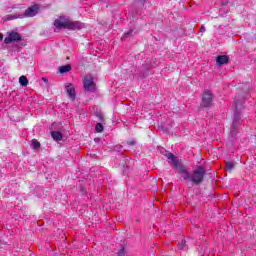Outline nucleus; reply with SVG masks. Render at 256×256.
Instances as JSON below:
<instances>
[{"mask_svg":"<svg viewBox=\"0 0 256 256\" xmlns=\"http://www.w3.org/2000/svg\"><path fill=\"white\" fill-rule=\"evenodd\" d=\"M166 159H168L169 165H173V167H178V171L180 175H182V179L187 181L188 183H193L194 185H199L203 183V179H205V175H207V170L203 168V166H198L193 173L187 171V168L184 165L179 163V159L171 152H167L165 154Z\"/></svg>","mask_w":256,"mask_h":256,"instance_id":"f257e3e1","label":"nucleus"},{"mask_svg":"<svg viewBox=\"0 0 256 256\" xmlns=\"http://www.w3.org/2000/svg\"><path fill=\"white\" fill-rule=\"evenodd\" d=\"M232 109L234 111V118L230 133L231 135H235V131H237V127H239V123H241V112L243 111V100L239 99V94L235 96Z\"/></svg>","mask_w":256,"mask_h":256,"instance_id":"f03ea898","label":"nucleus"},{"mask_svg":"<svg viewBox=\"0 0 256 256\" xmlns=\"http://www.w3.org/2000/svg\"><path fill=\"white\" fill-rule=\"evenodd\" d=\"M37 13H39V7L37 6H32L29 7L28 9H26V11L24 12V14H10L8 16H6V21H13V19H25V17H35V15H37Z\"/></svg>","mask_w":256,"mask_h":256,"instance_id":"7ed1b4c3","label":"nucleus"},{"mask_svg":"<svg viewBox=\"0 0 256 256\" xmlns=\"http://www.w3.org/2000/svg\"><path fill=\"white\" fill-rule=\"evenodd\" d=\"M211 103H213V92L206 90L202 95L201 107L209 109V107H211Z\"/></svg>","mask_w":256,"mask_h":256,"instance_id":"20e7f679","label":"nucleus"},{"mask_svg":"<svg viewBox=\"0 0 256 256\" xmlns=\"http://www.w3.org/2000/svg\"><path fill=\"white\" fill-rule=\"evenodd\" d=\"M66 29H68L69 31H81V29H85V25L80 21L68 20Z\"/></svg>","mask_w":256,"mask_h":256,"instance_id":"39448f33","label":"nucleus"},{"mask_svg":"<svg viewBox=\"0 0 256 256\" xmlns=\"http://www.w3.org/2000/svg\"><path fill=\"white\" fill-rule=\"evenodd\" d=\"M84 89L85 91L93 92L95 91V81L93 80V77L86 76L83 81Z\"/></svg>","mask_w":256,"mask_h":256,"instance_id":"423d86ee","label":"nucleus"},{"mask_svg":"<svg viewBox=\"0 0 256 256\" xmlns=\"http://www.w3.org/2000/svg\"><path fill=\"white\" fill-rule=\"evenodd\" d=\"M68 21L69 19L65 17H59L54 21V27H56V29H67Z\"/></svg>","mask_w":256,"mask_h":256,"instance_id":"0eeeda50","label":"nucleus"},{"mask_svg":"<svg viewBox=\"0 0 256 256\" xmlns=\"http://www.w3.org/2000/svg\"><path fill=\"white\" fill-rule=\"evenodd\" d=\"M13 41H21V34H19L17 32H12L4 40V42L7 44L13 43Z\"/></svg>","mask_w":256,"mask_h":256,"instance_id":"6e6552de","label":"nucleus"},{"mask_svg":"<svg viewBox=\"0 0 256 256\" xmlns=\"http://www.w3.org/2000/svg\"><path fill=\"white\" fill-rule=\"evenodd\" d=\"M229 63V56L227 55H220L216 58V64L221 67L223 65H227Z\"/></svg>","mask_w":256,"mask_h":256,"instance_id":"1a4fd4ad","label":"nucleus"},{"mask_svg":"<svg viewBox=\"0 0 256 256\" xmlns=\"http://www.w3.org/2000/svg\"><path fill=\"white\" fill-rule=\"evenodd\" d=\"M66 91H67V94L69 95L70 99H72V101H74L76 94H75V88L73 87V84H68L66 86Z\"/></svg>","mask_w":256,"mask_h":256,"instance_id":"9d476101","label":"nucleus"},{"mask_svg":"<svg viewBox=\"0 0 256 256\" xmlns=\"http://www.w3.org/2000/svg\"><path fill=\"white\" fill-rule=\"evenodd\" d=\"M51 135L54 141H61V139H63V135L61 134V132L54 131L51 133Z\"/></svg>","mask_w":256,"mask_h":256,"instance_id":"9b49d317","label":"nucleus"},{"mask_svg":"<svg viewBox=\"0 0 256 256\" xmlns=\"http://www.w3.org/2000/svg\"><path fill=\"white\" fill-rule=\"evenodd\" d=\"M19 83L22 87H27V85H29V80L27 79V77L21 76L19 78Z\"/></svg>","mask_w":256,"mask_h":256,"instance_id":"f8f14e48","label":"nucleus"},{"mask_svg":"<svg viewBox=\"0 0 256 256\" xmlns=\"http://www.w3.org/2000/svg\"><path fill=\"white\" fill-rule=\"evenodd\" d=\"M69 71H71V65L60 66V68H59V72H60L61 74H63V73H69Z\"/></svg>","mask_w":256,"mask_h":256,"instance_id":"ddd939ff","label":"nucleus"},{"mask_svg":"<svg viewBox=\"0 0 256 256\" xmlns=\"http://www.w3.org/2000/svg\"><path fill=\"white\" fill-rule=\"evenodd\" d=\"M135 35V30L130 29L128 32L124 33L122 39H127V37H133Z\"/></svg>","mask_w":256,"mask_h":256,"instance_id":"4468645a","label":"nucleus"},{"mask_svg":"<svg viewBox=\"0 0 256 256\" xmlns=\"http://www.w3.org/2000/svg\"><path fill=\"white\" fill-rule=\"evenodd\" d=\"M234 168H235V163L234 162H226V169L228 171H233Z\"/></svg>","mask_w":256,"mask_h":256,"instance_id":"2eb2a0df","label":"nucleus"},{"mask_svg":"<svg viewBox=\"0 0 256 256\" xmlns=\"http://www.w3.org/2000/svg\"><path fill=\"white\" fill-rule=\"evenodd\" d=\"M32 147H33V149H40L41 143H39V141L34 139V140H32Z\"/></svg>","mask_w":256,"mask_h":256,"instance_id":"dca6fc26","label":"nucleus"},{"mask_svg":"<svg viewBox=\"0 0 256 256\" xmlns=\"http://www.w3.org/2000/svg\"><path fill=\"white\" fill-rule=\"evenodd\" d=\"M185 243V240H182L181 243H178V249L180 251H183V249H187V245Z\"/></svg>","mask_w":256,"mask_h":256,"instance_id":"f3484780","label":"nucleus"},{"mask_svg":"<svg viewBox=\"0 0 256 256\" xmlns=\"http://www.w3.org/2000/svg\"><path fill=\"white\" fill-rule=\"evenodd\" d=\"M103 129H104L103 124L101 123L96 124V133H103Z\"/></svg>","mask_w":256,"mask_h":256,"instance_id":"a211bd4d","label":"nucleus"},{"mask_svg":"<svg viewBox=\"0 0 256 256\" xmlns=\"http://www.w3.org/2000/svg\"><path fill=\"white\" fill-rule=\"evenodd\" d=\"M118 256H125V248H121L118 253H117Z\"/></svg>","mask_w":256,"mask_h":256,"instance_id":"6ab92c4d","label":"nucleus"},{"mask_svg":"<svg viewBox=\"0 0 256 256\" xmlns=\"http://www.w3.org/2000/svg\"><path fill=\"white\" fill-rule=\"evenodd\" d=\"M121 149H123L122 145H116L115 146V151H121Z\"/></svg>","mask_w":256,"mask_h":256,"instance_id":"aec40b11","label":"nucleus"},{"mask_svg":"<svg viewBox=\"0 0 256 256\" xmlns=\"http://www.w3.org/2000/svg\"><path fill=\"white\" fill-rule=\"evenodd\" d=\"M127 145H135V140H129V141L127 142Z\"/></svg>","mask_w":256,"mask_h":256,"instance_id":"412c9836","label":"nucleus"},{"mask_svg":"<svg viewBox=\"0 0 256 256\" xmlns=\"http://www.w3.org/2000/svg\"><path fill=\"white\" fill-rule=\"evenodd\" d=\"M200 33H205V26H201Z\"/></svg>","mask_w":256,"mask_h":256,"instance_id":"4be33fe9","label":"nucleus"},{"mask_svg":"<svg viewBox=\"0 0 256 256\" xmlns=\"http://www.w3.org/2000/svg\"><path fill=\"white\" fill-rule=\"evenodd\" d=\"M42 81H44V83H49V80L45 77L42 78Z\"/></svg>","mask_w":256,"mask_h":256,"instance_id":"5701e85b","label":"nucleus"},{"mask_svg":"<svg viewBox=\"0 0 256 256\" xmlns=\"http://www.w3.org/2000/svg\"><path fill=\"white\" fill-rule=\"evenodd\" d=\"M0 41H3V35L0 34Z\"/></svg>","mask_w":256,"mask_h":256,"instance_id":"b1692460","label":"nucleus"},{"mask_svg":"<svg viewBox=\"0 0 256 256\" xmlns=\"http://www.w3.org/2000/svg\"><path fill=\"white\" fill-rule=\"evenodd\" d=\"M138 1H140V3H144V1H146V0H138Z\"/></svg>","mask_w":256,"mask_h":256,"instance_id":"393cba45","label":"nucleus"}]
</instances>
